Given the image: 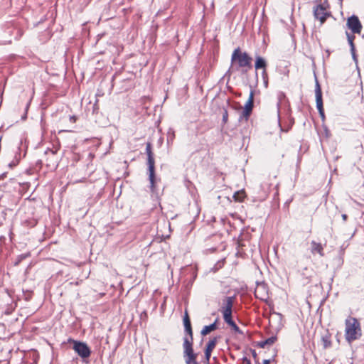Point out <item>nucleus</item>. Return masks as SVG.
<instances>
[{
    "mask_svg": "<svg viewBox=\"0 0 364 364\" xmlns=\"http://www.w3.org/2000/svg\"><path fill=\"white\" fill-rule=\"evenodd\" d=\"M146 154L147 155V165L149 172V180L150 182V190L152 196H154L157 200L160 199L162 193H159L156 186V176H155V161L154 153L152 152V145L151 142L146 144Z\"/></svg>",
    "mask_w": 364,
    "mask_h": 364,
    "instance_id": "f257e3e1",
    "label": "nucleus"
},
{
    "mask_svg": "<svg viewBox=\"0 0 364 364\" xmlns=\"http://www.w3.org/2000/svg\"><path fill=\"white\" fill-rule=\"evenodd\" d=\"M252 58L247 52H242L240 48L234 50L231 56L232 64H236V70H240L242 74H246L252 68Z\"/></svg>",
    "mask_w": 364,
    "mask_h": 364,
    "instance_id": "f03ea898",
    "label": "nucleus"
},
{
    "mask_svg": "<svg viewBox=\"0 0 364 364\" xmlns=\"http://www.w3.org/2000/svg\"><path fill=\"white\" fill-rule=\"evenodd\" d=\"M345 336L348 343H351L361 336L360 323L355 318L350 317L346 320Z\"/></svg>",
    "mask_w": 364,
    "mask_h": 364,
    "instance_id": "7ed1b4c3",
    "label": "nucleus"
},
{
    "mask_svg": "<svg viewBox=\"0 0 364 364\" xmlns=\"http://www.w3.org/2000/svg\"><path fill=\"white\" fill-rule=\"evenodd\" d=\"M314 16L323 24L328 17H331V11L328 1H323L314 8Z\"/></svg>",
    "mask_w": 364,
    "mask_h": 364,
    "instance_id": "20e7f679",
    "label": "nucleus"
},
{
    "mask_svg": "<svg viewBox=\"0 0 364 364\" xmlns=\"http://www.w3.org/2000/svg\"><path fill=\"white\" fill-rule=\"evenodd\" d=\"M68 342L73 344V349L82 360L90 356L91 350L86 343L72 338H69Z\"/></svg>",
    "mask_w": 364,
    "mask_h": 364,
    "instance_id": "39448f33",
    "label": "nucleus"
},
{
    "mask_svg": "<svg viewBox=\"0 0 364 364\" xmlns=\"http://www.w3.org/2000/svg\"><path fill=\"white\" fill-rule=\"evenodd\" d=\"M198 353H195L193 348L188 342L186 343V347L183 349V358L186 364H200L197 361Z\"/></svg>",
    "mask_w": 364,
    "mask_h": 364,
    "instance_id": "423d86ee",
    "label": "nucleus"
},
{
    "mask_svg": "<svg viewBox=\"0 0 364 364\" xmlns=\"http://www.w3.org/2000/svg\"><path fill=\"white\" fill-rule=\"evenodd\" d=\"M347 26L353 33H360L362 29V24L358 16L353 15L348 18Z\"/></svg>",
    "mask_w": 364,
    "mask_h": 364,
    "instance_id": "0eeeda50",
    "label": "nucleus"
},
{
    "mask_svg": "<svg viewBox=\"0 0 364 364\" xmlns=\"http://www.w3.org/2000/svg\"><path fill=\"white\" fill-rule=\"evenodd\" d=\"M235 299V296H226L223 300V306L221 307V311L223 316L232 314L233 303Z\"/></svg>",
    "mask_w": 364,
    "mask_h": 364,
    "instance_id": "6e6552de",
    "label": "nucleus"
},
{
    "mask_svg": "<svg viewBox=\"0 0 364 364\" xmlns=\"http://www.w3.org/2000/svg\"><path fill=\"white\" fill-rule=\"evenodd\" d=\"M255 297L260 300L264 301L269 298L267 285L264 283H257V286L255 290Z\"/></svg>",
    "mask_w": 364,
    "mask_h": 364,
    "instance_id": "1a4fd4ad",
    "label": "nucleus"
},
{
    "mask_svg": "<svg viewBox=\"0 0 364 364\" xmlns=\"http://www.w3.org/2000/svg\"><path fill=\"white\" fill-rule=\"evenodd\" d=\"M218 343V337H214L210 339L207 343L205 348V361L206 363H209L211 353L215 348Z\"/></svg>",
    "mask_w": 364,
    "mask_h": 364,
    "instance_id": "9d476101",
    "label": "nucleus"
},
{
    "mask_svg": "<svg viewBox=\"0 0 364 364\" xmlns=\"http://www.w3.org/2000/svg\"><path fill=\"white\" fill-rule=\"evenodd\" d=\"M184 332L186 336L183 337V348L184 349L186 347V343L188 342L191 347H193V333L192 326L184 328Z\"/></svg>",
    "mask_w": 364,
    "mask_h": 364,
    "instance_id": "9b49d317",
    "label": "nucleus"
},
{
    "mask_svg": "<svg viewBox=\"0 0 364 364\" xmlns=\"http://www.w3.org/2000/svg\"><path fill=\"white\" fill-rule=\"evenodd\" d=\"M311 252L313 255L318 254L321 257H324L325 255L323 245L314 240L311 242Z\"/></svg>",
    "mask_w": 364,
    "mask_h": 364,
    "instance_id": "f8f14e48",
    "label": "nucleus"
},
{
    "mask_svg": "<svg viewBox=\"0 0 364 364\" xmlns=\"http://www.w3.org/2000/svg\"><path fill=\"white\" fill-rule=\"evenodd\" d=\"M224 321L232 327V328L237 333L242 335L243 332L237 326L235 322L232 320V314L223 316Z\"/></svg>",
    "mask_w": 364,
    "mask_h": 364,
    "instance_id": "ddd939ff",
    "label": "nucleus"
},
{
    "mask_svg": "<svg viewBox=\"0 0 364 364\" xmlns=\"http://www.w3.org/2000/svg\"><path fill=\"white\" fill-rule=\"evenodd\" d=\"M217 323H218V318L215 319V321L208 325V326H205L203 329L201 330L200 331V334L203 336L208 335V333H210V332L216 330L218 328V326H217Z\"/></svg>",
    "mask_w": 364,
    "mask_h": 364,
    "instance_id": "4468645a",
    "label": "nucleus"
},
{
    "mask_svg": "<svg viewBox=\"0 0 364 364\" xmlns=\"http://www.w3.org/2000/svg\"><path fill=\"white\" fill-rule=\"evenodd\" d=\"M267 65V63L264 58L259 55L255 58V68L256 70L262 69L263 70H266Z\"/></svg>",
    "mask_w": 364,
    "mask_h": 364,
    "instance_id": "2eb2a0df",
    "label": "nucleus"
},
{
    "mask_svg": "<svg viewBox=\"0 0 364 364\" xmlns=\"http://www.w3.org/2000/svg\"><path fill=\"white\" fill-rule=\"evenodd\" d=\"M20 160H21V148H20V146H18V150L16 151L13 160L9 163L8 166L11 169L14 168L19 164Z\"/></svg>",
    "mask_w": 364,
    "mask_h": 364,
    "instance_id": "dca6fc26",
    "label": "nucleus"
},
{
    "mask_svg": "<svg viewBox=\"0 0 364 364\" xmlns=\"http://www.w3.org/2000/svg\"><path fill=\"white\" fill-rule=\"evenodd\" d=\"M254 91L251 90L249 98L245 105L244 109L252 112L254 107Z\"/></svg>",
    "mask_w": 364,
    "mask_h": 364,
    "instance_id": "f3484780",
    "label": "nucleus"
},
{
    "mask_svg": "<svg viewBox=\"0 0 364 364\" xmlns=\"http://www.w3.org/2000/svg\"><path fill=\"white\" fill-rule=\"evenodd\" d=\"M277 340V337L276 336H271L263 341L258 342L257 346L259 348H264L266 346L272 345Z\"/></svg>",
    "mask_w": 364,
    "mask_h": 364,
    "instance_id": "a211bd4d",
    "label": "nucleus"
},
{
    "mask_svg": "<svg viewBox=\"0 0 364 364\" xmlns=\"http://www.w3.org/2000/svg\"><path fill=\"white\" fill-rule=\"evenodd\" d=\"M331 338V334L328 333L322 336L321 342L324 349H327L331 347L332 342Z\"/></svg>",
    "mask_w": 364,
    "mask_h": 364,
    "instance_id": "6ab92c4d",
    "label": "nucleus"
},
{
    "mask_svg": "<svg viewBox=\"0 0 364 364\" xmlns=\"http://www.w3.org/2000/svg\"><path fill=\"white\" fill-rule=\"evenodd\" d=\"M315 95L316 102L323 101L321 89L317 80H316Z\"/></svg>",
    "mask_w": 364,
    "mask_h": 364,
    "instance_id": "aec40b11",
    "label": "nucleus"
},
{
    "mask_svg": "<svg viewBox=\"0 0 364 364\" xmlns=\"http://www.w3.org/2000/svg\"><path fill=\"white\" fill-rule=\"evenodd\" d=\"M245 197V193L244 191H237L233 195V198L237 202H242Z\"/></svg>",
    "mask_w": 364,
    "mask_h": 364,
    "instance_id": "412c9836",
    "label": "nucleus"
},
{
    "mask_svg": "<svg viewBox=\"0 0 364 364\" xmlns=\"http://www.w3.org/2000/svg\"><path fill=\"white\" fill-rule=\"evenodd\" d=\"M316 102V107L318 111L319 115L322 120H324L325 119V114H324V109H323V101H318Z\"/></svg>",
    "mask_w": 364,
    "mask_h": 364,
    "instance_id": "4be33fe9",
    "label": "nucleus"
},
{
    "mask_svg": "<svg viewBox=\"0 0 364 364\" xmlns=\"http://www.w3.org/2000/svg\"><path fill=\"white\" fill-rule=\"evenodd\" d=\"M31 256L29 252L23 253L17 256L16 261L14 262V266H18L23 259Z\"/></svg>",
    "mask_w": 364,
    "mask_h": 364,
    "instance_id": "5701e85b",
    "label": "nucleus"
},
{
    "mask_svg": "<svg viewBox=\"0 0 364 364\" xmlns=\"http://www.w3.org/2000/svg\"><path fill=\"white\" fill-rule=\"evenodd\" d=\"M183 321L184 328L191 327L192 326H191V319H190V317L188 316L187 310L185 311L184 316H183Z\"/></svg>",
    "mask_w": 364,
    "mask_h": 364,
    "instance_id": "b1692460",
    "label": "nucleus"
},
{
    "mask_svg": "<svg viewBox=\"0 0 364 364\" xmlns=\"http://www.w3.org/2000/svg\"><path fill=\"white\" fill-rule=\"evenodd\" d=\"M251 114V111L243 109L242 114L240 115L239 121H242L243 119H245V121H247Z\"/></svg>",
    "mask_w": 364,
    "mask_h": 364,
    "instance_id": "393cba45",
    "label": "nucleus"
},
{
    "mask_svg": "<svg viewBox=\"0 0 364 364\" xmlns=\"http://www.w3.org/2000/svg\"><path fill=\"white\" fill-rule=\"evenodd\" d=\"M228 121V112L225 108H223V118H222V122L223 124H226Z\"/></svg>",
    "mask_w": 364,
    "mask_h": 364,
    "instance_id": "a878e982",
    "label": "nucleus"
},
{
    "mask_svg": "<svg viewBox=\"0 0 364 364\" xmlns=\"http://www.w3.org/2000/svg\"><path fill=\"white\" fill-rule=\"evenodd\" d=\"M262 77L263 80H264V86L266 87H267V86H268V76H267V70H262Z\"/></svg>",
    "mask_w": 364,
    "mask_h": 364,
    "instance_id": "bb28decb",
    "label": "nucleus"
},
{
    "mask_svg": "<svg viewBox=\"0 0 364 364\" xmlns=\"http://www.w3.org/2000/svg\"><path fill=\"white\" fill-rule=\"evenodd\" d=\"M174 137H175L174 131L173 129H169V131L168 132V136H167L168 142H169L170 141H172L173 140Z\"/></svg>",
    "mask_w": 364,
    "mask_h": 364,
    "instance_id": "cd10ccee",
    "label": "nucleus"
},
{
    "mask_svg": "<svg viewBox=\"0 0 364 364\" xmlns=\"http://www.w3.org/2000/svg\"><path fill=\"white\" fill-rule=\"evenodd\" d=\"M346 36H347V38H348V42L354 41L355 36L353 34H350L348 32H346Z\"/></svg>",
    "mask_w": 364,
    "mask_h": 364,
    "instance_id": "c85d7f7f",
    "label": "nucleus"
},
{
    "mask_svg": "<svg viewBox=\"0 0 364 364\" xmlns=\"http://www.w3.org/2000/svg\"><path fill=\"white\" fill-rule=\"evenodd\" d=\"M333 281V276L331 275L328 278V285L330 289H331V285H332Z\"/></svg>",
    "mask_w": 364,
    "mask_h": 364,
    "instance_id": "c756f323",
    "label": "nucleus"
},
{
    "mask_svg": "<svg viewBox=\"0 0 364 364\" xmlns=\"http://www.w3.org/2000/svg\"><path fill=\"white\" fill-rule=\"evenodd\" d=\"M46 154H52L53 156H54L55 154H56V151H54L53 149H48L46 152H45Z\"/></svg>",
    "mask_w": 364,
    "mask_h": 364,
    "instance_id": "7c9ffc66",
    "label": "nucleus"
},
{
    "mask_svg": "<svg viewBox=\"0 0 364 364\" xmlns=\"http://www.w3.org/2000/svg\"><path fill=\"white\" fill-rule=\"evenodd\" d=\"M97 100L96 101V102L93 105V110H92V112L95 113V112H97L98 109H99V107L97 105Z\"/></svg>",
    "mask_w": 364,
    "mask_h": 364,
    "instance_id": "2f4dec72",
    "label": "nucleus"
},
{
    "mask_svg": "<svg viewBox=\"0 0 364 364\" xmlns=\"http://www.w3.org/2000/svg\"><path fill=\"white\" fill-rule=\"evenodd\" d=\"M242 360H243V363H244L245 364H251V361H250V359H248L247 357H244V358H242Z\"/></svg>",
    "mask_w": 364,
    "mask_h": 364,
    "instance_id": "473e14b6",
    "label": "nucleus"
},
{
    "mask_svg": "<svg viewBox=\"0 0 364 364\" xmlns=\"http://www.w3.org/2000/svg\"><path fill=\"white\" fill-rule=\"evenodd\" d=\"M7 172H4L3 173L0 174V181L4 179L6 177Z\"/></svg>",
    "mask_w": 364,
    "mask_h": 364,
    "instance_id": "72a5a7b5",
    "label": "nucleus"
},
{
    "mask_svg": "<svg viewBox=\"0 0 364 364\" xmlns=\"http://www.w3.org/2000/svg\"><path fill=\"white\" fill-rule=\"evenodd\" d=\"M251 352H252V355L253 358H257V353H256L255 350L251 349Z\"/></svg>",
    "mask_w": 364,
    "mask_h": 364,
    "instance_id": "f704fd0d",
    "label": "nucleus"
},
{
    "mask_svg": "<svg viewBox=\"0 0 364 364\" xmlns=\"http://www.w3.org/2000/svg\"><path fill=\"white\" fill-rule=\"evenodd\" d=\"M348 44L350 46V48H353V47H355L353 41H349Z\"/></svg>",
    "mask_w": 364,
    "mask_h": 364,
    "instance_id": "c9c22d12",
    "label": "nucleus"
},
{
    "mask_svg": "<svg viewBox=\"0 0 364 364\" xmlns=\"http://www.w3.org/2000/svg\"><path fill=\"white\" fill-rule=\"evenodd\" d=\"M350 53L352 55H354V54H355V47H353V48H350Z\"/></svg>",
    "mask_w": 364,
    "mask_h": 364,
    "instance_id": "e433bc0d",
    "label": "nucleus"
},
{
    "mask_svg": "<svg viewBox=\"0 0 364 364\" xmlns=\"http://www.w3.org/2000/svg\"><path fill=\"white\" fill-rule=\"evenodd\" d=\"M271 362L270 359H266L263 360V364H269Z\"/></svg>",
    "mask_w": 364,
    "mask_h": 364,
    "instance_id": "4c0bfd02",
    "label": "nucleus"
},
{
    "mask_svg": "<svg viewBox=\"0 0 364 364\" xmlns=\"http://www.w3.org/2000/svg\"><path fill=\"white\" fill-rule=\"evenodd\" d=\"M70 120L71 122H75V120H76V117H75V116H71V117H70Z\"/></svg>",
    "mask_w": 364,
    "mask_h": 364,
    "instance_id": "58836bf2",
    "label": "nucleus"
},
{
    "mask_svg": "<svg viewBox=\"0 0 364 364\" xmlns=\"http://www.w3.org/2000/svg\"><path fill=\"white\" fill-rule=\"evenodd\" d=\"M352 57H353V60H354L355 63H357L358 59H357V55H356V54H354V55H352Z\"/></svg>",
    "mask_w": 364,
    "mask_h": 364,
    "instance_id": "ea45409f",
    "label": "nucleus"
},
{
    "mask_svg": "<svg viewBox=\"0 0 364 364\" xmlns=\"http://www.w3.org/2000/svg\"><path fill=\"white\" fill-rule=\"evenodd\" d=\"M342 218L343 220H346L347 218H348V215L346 214H343L342 215Z\"/></svg>",
    "mask_w": 364,
    "mask_h": 364,
    "instance_id": "a19ab883",
    "label": "nucleus"
},
{
    "mask_svg": "<svg viewBox=\"0 0 364 364\" xmlns=\"http://www.w3.org/2000/svg\"><path fill=\"white\" fill-rule=\"evenodd\" d=\"M26 117H27L26 114H25L24 115H23L22 119H26Z\"/></svg>",
    "mask_w": 364,
    "mask_h": 364,
    "instance_id": "79ce46f5",
    "label": "nucleus"
},
{
    "mask_svg": "<svg viewBox=\"0 0 364 364\" xmlns=\"http://www.w3.org/2000/svg\"><path fill=\"white\" fill-rule=\"evenodd\" d=\"M207 364H209V363H207Z\"/></svg>",
    "mask_w": 364,
    "mask_h": 364,
    "instance_id": "37998d69",
    "label": "nucleus"
}]
</instances>
